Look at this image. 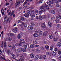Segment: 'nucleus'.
I'll return each instance as SVG.
<instances>
[{
    "label": "nucleus",
    "mask_w": 61,
    "mask_h": 61,
    "mask_svg": "<svg viewBox=\"0 0 61 61\" xmlns=\"http://www.w3.org/2000/svg\"><path fill=\"white\" fill-rule=\"evenodd\" d=\"M44 8L45 6L44 5H43L41 7L40 9H41V10L39 11V13L40 15H41L43 13L45 12V10L44 9Z\"/></svg>",
    "instance_id": "obj_1"
},
{
    "label": "nucleus",
    "mask_w": 61,
    "mask_h": 61,
    "mask_svg": "<svg viewBox=\"0 0 61 61\" xmlns=\"http://www.w3.org/2000/svg\"><path fill=\"white\" fill-rule=\"evenodd\" d=\"M21 4V2L20 1H19L18 2H16L15 3V7L16 8L19 5V4Z\"/></svg>",
    "instance_id": "obj_2"
},
{
    "label": "nucleus",
    "mask_w": 61,
    "mask_h": 61,
    "mask_svg": "<svg viewBox=\"0 0 61 61\" xmlns=\"http://www.w3.org/2000/svg\"><path fill=\"white\" fill-rule=\"evenodd\" d=\"M20 43H22L23 44H24L25 43V41H24V40L23 39H21L20 40Z\"/></svg>",
    "instance_id": "obj_3"
},
{
    "label": "nucleus",
    "mask_w": 61,
    "mask_h": 61,
    "mask_svg": "<svg viewBox=\"0 0 61 61\" xmlns=\"http://www.w3.org/2000/svg\"><path fill=\"white\" fill-rule=\"evenodd\" d=\"M7 53L9 56H10V55H12V56H13V55H14L13 54V53H10V52H9V51H7Z\"/></svg>",
    "instance_id": "obj_4"
},
{
    "label": "nucleus",
    "mask_w": 61,
    "mask_h": 61,
    "mask_svg": "<svg viewBox=\"0 0 61 61\" xmlns=\"http://www.w3.org/2000/svg\"><path fill=\"white\" fill-rule=\"evenodd\" d=\"M28 29L29 30H32L33 29V27L31 26H29L28 27Z\"/></svg>",
    "instance_id": "obj_5"
},
{
    "label": "nucleus",
    "mask_w": 61,
    "mask_h": 61,
    "mask_svg": "<svg viewBox=\"0 0 61 61\" xmlns=\"http://www.w3.org/2000/svg\"><path fill=\"white\" fill-rule=\"evenodd\" d=\"M48 25H49V26L50 27H51V26L52 25V23L50 21L48 22Z\"/></svg>",
    "instance_id": "obj_6"
},
{
    "label": "nucleus",
    "mask_w": 61,
    "mask_h": 61,
    "mask_svg": "<svg viewBox=\"0 0 61 61\" xmlns=\"http://www.w3.org/2000/svg\"><path fill=\"white\" fill-rule=\"evenodd\" d=\"M39 55H36L35 56V59L36 60H37L38 59V58H39Z\"/></svg>",
    "instance_id": "obj_7"
},
{
    "label": "nucleus",
    "mask_w": 61,
    "mask_h": 61,
    "mask_svg": "<svg viewBox=\"0 0 61 61\" xmlns=\"http://www.w3.org/2000/svg\"><path fill=\"white\" fill-rule=\"evenodd\" d=\"M33 36L35 37H37L39 35L35 33L33 35Z\"/></svg>",
    "instance_id": "obj_8"
},
{
    "label": "nucleus",
    "mask_w": 61,
    "mask_h": 61,
    "mask_svg": "<svg viewBox=\"0 0 61 61\" xmlns=\"http://www.w3.org/2000/svg\"><path fill=\"white\" fill-rule=\"evenodd\" d=\"M24 16L25 17H28L29 16V14L27 13L24 14Z\"/></svg>",
    "instance_id": "obj_9"
},
{
    "label": "nucleus",
    "mask_w": 61,
    "mask_h": 61,
    "mask_svg": "<svg viewBox=\"0 0 61 61\" xmlns=\"http://www.w3.org/2000/svg\"><path fill=\"white\" fill-rule=\"evenodd\" d=\"M30 56L32 58H34L35 57V54H34L33 53L31 54Z\"/></svg>",
    "instance_id": "obj_10"
},
{
    "label": "nucleus",
    "mask_w": 61,
    "mask_h": 61,
    "mask_svg": "<svg viewBox=\"0 0 61 61\" xmlns=\"http://www.w3.org/2000/svg\"><path fill=\"white\" fill-rule=\"evenodd\" d=\"M12 48V49H13L14 51H16V50L15 49V45H14L13 44Z\"/></svg>",
    "instance_id": "obj_11"
},
{
    "label": "nucleus",
    "mask_w": 61,
    "mask_h": 61,
    "mask_svg": "<svg viewBox=\"0 0 61 61\" xmlns=\"http://www.w3.org/2000/svg\"><path fill=\"white\" fill-rule=\"evenodd\" d=\"M22 37V36H21V35L20 34H19L18 35V38L20 39H21Z\"/></svg>",
    "instance_id": "obj_12"
},
{
    "label": "nucleus",
    "mask_w": 61,
    "mask_h": 61,
    "mask_svg": "<svg viewBox=\"0 0 61 61\" xmlns=\"http://www.w3.org/2000/svg\"><path fill=\"white\" fill-rule=\"evenodd\" d=\"M21 51H23V52H25L26 51V50L24 48H22L21 49Z\"/></svg>",
    "instance_id": "obj_13"
},
{
    "label": "nucleus",
    "mask_w": 61,
    "mask_h": 61,
    "mask_svg": "<svg viewBox=\"0 0 61 61\" xmlns=\"http://www.w3.org/2000/svg\"><path fill=\"white\" fill-rule=\"evenodd\" d=\"M49 37L50 39H52L53 37V35L52 34L50 35Z\"/></svg>",
    "instance_id": "obj_14"
},
{
    "label": "nucleus",
    "mask_w": 61,
    "mask_h": 61,
    "mask_svg": "<svg viewBox=\"0 0 61 61\" xmlns=\"http://www.w3.org/2000/svg\"><path fill=\"white\" fill-rule=\"evenodd\" d=\"M49 1L51 4H53L54 3V1L53 0H49Z\"/></svg>",
    "instance_id": "obj_15"
},
{
    "label": "nucleus",
    "mask_w": 61,
    "mask_h": 61,
    "mask_svg": "<svg viewBox=\"0 0 61 61\" xmlns=\"http://www.w3.org/2000/svg\"><path fill=\"white\" fill-rule=\"evenodd\" d=\"M30 46L31 48H34V47L35 45H34V44H32L30 45Z\"/></svg>",
    "instance_id": "obj_16"
},
{
    "label": "nucleus",
    "mask_w": 61,
    "mask_h": 61,
    "mask_svg": "<svg viewBox=\"0 0 61 61\" xmlns=\"http://www.w3.org/2000/svg\"><path fill=\"white\" fill-rule=\"evenodd\" d=\"M23 47L25 49H26L27 48V44H25L23 45Z\"/></svg>",
    "instance_id": "obj_17"
},
{
    "label": "nucleus",
    "mask_w": 61,
    "mask_h": 61,
    "mask_svg": "<svg viewBox=\"0 0 61 61\" xmlns=\"http://www.w3.org/2000/svg\"><path fill=\"white\" fill-rule=\"evenodd\" d=\"M17 50L18 52H22V49L21 48H18Z\"/></svg>",
    "instance_id": "obj_18"
},
{
    "label": "nucleus",
    "mask_w": 61,
    "mask_h": 61,
    "mask_svg": "<svg viewBox=\"0 0 61 61\" xmlns=\"http://www.w3.org/2000/svg\"><path fill=\"white\" fill-rule=\"evenodd\" d=\"M24 56L23 55H22L20 56V59H21L22 60H24Z\"/></svg>",
    "instance_id": "obj_19"
},
{
    "label": "nucleus",
    "mask_w": 61,
    "mask_h": 61,
    "mask_svg": "<svg viewBox=\"0 0 61 61\" xmlns=\"http://www.w3.org/2000/svg\"><path fill=\"white\" fill-rule=\"evenodd\" d=\"M57 46L60 47L61 46V43L60 42H58L57 43Z\"/></svg>",
    "instance_id": "obj_20"
},
{
    "label": "nucleus",
    "mask_w": 61,
    "mask_h": 61,
    "mask_svg": "<svg viewBox=\"0 0 61 61\" xmlns=\"http://www.w3.org/2000/svg\"><path fill=\"white\" fill-rule=\"evenodd\" d=\"M43 33V32H42V31H40L39 34V35L40 36H41L42 35V34Z\"/></svg>",
    "instance_id": "obj_21"
},
{
    "label": "nucleus",
    "mask_w": 61,
    "mask_h": 61,
    "mask_svg": "<svg viewBox=\"0 0 61 61\" xmlns=\"http://www.w3.org/2000/svg\"><path fill=\"white\" fill-rule=\"evenodd\" d=\"M43 58L44 59L46 60V55H43Z\"/></svg>",
    "instance_id": "obj_22"
},
{
    "label": "nucleus",
    "mask_w": 61,
    "mask_h": 61,
    "mask_svg": "<svg viewBox=\"0 0 61 61\" xmlns=\"http://www.w3.org/2000/svg\"><path fill=\"white\" fill-rule=\"evenodd\" d=\"M30 11L31 13L32 14H34L35 13V11L33 10H31Z\"/></svg>",
    "instance_id": "obj_23"
},
{
    "label": "nucleus",
    "mask_w": 61,
    "mask_h": 61,
    "mask_svg": "<svg viewBox=\"0 0 61 61\" xmlns=\"http://www.w3.org/2000/svg\"><path fill=\"white\" fill-rule=\"evenodd\" d=\"M46 35H47L46 32H45L43 33V36L44 37L45 36H46Z\"/></svg>",
    "instance_id": "obj_24"
},
{
    "label": "nucleus",
    "mask_w": 61,
    "mask_h": 61,
    "mask_svg": "<svg viewBox=\"0 0 61 61\" xmlns=\"http://www.w3.org/2000/svg\"><path fill=\"white\" fill-rule=\"evenodd\" d=\"M39 18L40 20H43V17L41 15L39 16Z\"/></svg>",
    "instance_id": "obj_25"
},
{
    "label": "nucleus",
    "mask_w": 61,
    "mask_h": 61,
    "mask_svg": "<svg viewBox=\"0 0 61 61\" xmlns=\"http://www.w3.org/2000/svg\"><path fill=\"white\" fill-rule=\"evenodd\" d=\"M4 46L5 48L6 47V42H4Z\"/></svg>",
    "instance_id": "obj_26"
},
{
    "label": "nucleus",
    "mask_w": 61,
    "mask_h": 61,
    "mask_svg": "<svg viewBox=\"0 0 61 61\" xmlns=\"http://www.w3.org/2000/svg\"><path fill=\"white\" fill-rule=\"evenodd\" d=\"M55 21L56 23H58L59 22V19H58V18L56 19L55 20Z\"/></svg>",
    "instance_id": "obj_27"
},
{
    "label": "nucleus",
    "mask_w": 61,
    "mask_h": 61,
    "mask_svg": "<svg viewBox=\"0 0 61 61\" xmlns=\"http://www.w3.org/2000/svg\"><path fill=\"white\" fill-rule=\"evenodd\" d=\"M19 25V26H21V27H22H22H23L22 26H23V25H24V23H22V24H20Z\"/></svg>",
    "instance_id": "obj_28"
},
{
    "label": "nucleus",
    "mask_w": 61,
    "mask_h": 61,
    "mask_svg": "<svg viewBox=\"0 0 61 61\" xmlns=\"http://www.w3.org/2000/svg\"><path fill=\"white\" fill-rule=\"evenodd\" d=\"M14 11H12L11 13V15H13V16L14 17H15V14H14Z\"/></svg>",
    "instance_id": "obj_29"
},
{
    "label": "nucleus",
    "mask_w": 61,
    "mask_h": 61,
    "mask_svg": "<svg viewBox=\"0 0 61 61\" xmlns=\"http://www.w3.org/2000/svg\"><path fill=\"white\" fill-rule=\"evenodd\" d=\"M45 7L46 8V9H49V6H48V5H45Z\"/></svg>",
    "instance_id": "obj_30"
},
{
    "label": "nucleus",
    "mask_w": 61,
    "mask_h": 61,
    "mask_svg": "<svg viewBox=\"0 0 61 61\" xmlns=\"http://www.w3.org/2000/svg\"><path fill=\"white\" fill-rule=\"evenodd\" d=\"M30 15L32 17H35V15L34 14H31Z\"/></svg>",
    "instance_id": "obj_31"
},
{
    "label": "nucleus",
    "mask_w": 61,
    "mask_h": 61,
    "mask_svg": "<svg viewBox=\"0 0 61 61\" xmlns=\"http://www.w3.org/2000/svg\"><path fill=\"white\" fill-rule=\"evenodd\" d=\"M12 40V39L10 37L8 39V40L9 42H10V41H11Z\"/></svg>",
    "instance_id": "obj_32"
},
{
    "label": "nucleus",
    "mask_w": 61,
    "mask_h": 61,
    "mask_svg": "<svg viewBox=\"0 0 61 61\" xmlns=\"http://www.w3.org/2000/svg\"><path fill=\"white\" fill-rule=\"evenodd\" d=\"M52 55L53 56H55L56 55V53L55 52L53 51L52 53Z\"/></svg>",
    "instance_id": "obj_33"
},
{
    "label": "nucleus",
    "mask_w": 61,
    "mask_h": 61,
    "mask_svg": "<svg viewBox=\"0 0 61 61\" xmlns=\"http://www.w3.org/2000/svg\"><path fill=\"white\" fill-rule=\"evenodd\" d=\"M51 12L52 14H54L55 13V11L54 10H51Z\"/></svg>",
    "instance_id": "obj_34"
},
{
    "label": "nucleus",
    "mask_w": 61,
    "mask_h": 61,
    "mask_svg": "<svg viewBox=\"0 0 61 61\" xmlns=\"http://www.w3.org/2000/svg\"><path fill=\"white\" fill-rule=\"evenodd\" d=\"M13 57H12V58L13 59H15V55H13Z\"/></svg>",
    "instance_id": "obj_35"
},
{
    "label": "nucleus",
    "mask_w": 61,
    "mask_h": 61,
    "mask_svg": "<svg viewBox=\"0 0 61 61\" xmlns=\"http://www.w3.org/2000/svg\"><path fill=\"white\" fill-rule=\"evenodd\" d=\"M43 58V56L42 55H41L40 56V59H42V58Z\"/></svg>",
    "instance_id": "obj_36"
},
{
    "label": "nucleus",
    "mask_w": 61,
    "mask_h": 61,
    "mask_svg": "<svg viewBox=\"0 0 61 61\" xmlns=\"http://www.w3.org/2000/svg\"><path fill=\"white\" fill-rule=\"evenodd\" d=\"M33 43L34 45H36V44L37 43V42L36 41H34Z\"/></svg>",
    "instance_id": "obj_37"
},
{
    "label": "nucleus",
    "mask_w": 61,
    "mask_h": 61,
    "mask_svg": "<svg viewBox=\"0 0 61 61\" xmlns=\"http://www.w3.org/2000/svg\"><path fill=\"white\" fill-rule=\"evenodd\" d=\"M53 48H54V47H53V46H51L50 47V49L51 50H53Z\"/></svg>",
    "instance_id": "obj_38"
},
{
    "label": "nucleus",
    "mask_w": 61,
    "mask_h": 61,
    "mask_svg": "<svg viewBox=\"0 0 61 61\" xmlns=\"http://www.w3.org/2000/svg\"><path fill=\"white\" fill-rule=\"evenodd\" d=\"M22 43L21 42H20L19 44V45L20 46H22Z\"/></svg>",
    "instance_id": "obj_39"
},
{
    "label": "nucleus",
    "mask_w": 61,
    "mask_h": 61,
    "mask_svg": "<svg viewBox=\"0 0 61 61\" xmlns=\"http://www.w3.org/2000/svg\"><path fill=\"white\" fill-rule=\"evenodd\" d=\"M45 47L46 49H49V46H45Z\"/></svg>",
    "instance_id": "obj_40"
},
{
    "label": "nucleus",
    "mask_w": 61,
    "mask_h": 61,
    "mask_svg": "<svg viewBox=\"0 0 61 61\" xmlns=\"http://www.w3.org/2000/svg\"><path fill=\"white\" fill-rule=\"evenodd\" d=\"M10 35L11 36H15V34H13L12 33H11Z\"/></svg>",
    "instance_id": "obj_41"
},
{
    "label": "nucleus",
    "mask_w": 61,
    "mask_h": 61,
    "mask_svg": "<svg viewBox=\"0 0 61 61\" xmlns=\"http://www.w3.org/2000/svg\"><path fill=\"white\" fill-rule=\"evenodd\" d=\"M31 25L32 26H34V25H35V24L33 22H32Z\"/></svg>",
    "instance_id": "obj_42"
},
{
    "label": "nucleus",
    "mask_w": 61,
    "mask_h": 61,
    "mask_svg": "<svg viewBox=\"0 0 61 61\" xmlns=\"http://www.w3.org/2000/svg\"><path fill=\"white\" fill-rule=\"evenodd\" d=\"M20 20H22V21H24V20H25V19L24 18L22 17L20 19Z\"/></svg>",
    "instance_id": "obj_43"
},
{
    "label": "nucleus",
    "mask_w": 61,
    "mask_h": 61,
    "mask_svg": "<svg viewBox=\"0 0 61 61\" xmlns=\"http://www.w3.org/2000/svg\"><path fill=\"white\" fill-rule=\"evenodd\" d=\"M61 51H60V50L58 51V54L59 55L60 54H61Z\"/></svg>",
    "instance_id": "obj_44"
},
{
    "label": "nucleus",
    "mask_w": 61,
    "mask_h": 61,
    "mask_svg": "<svg viewBox=\"0 0 61 61\" xmlns=\"http://www.w3.org/2000/svg\"><path fill=\"white\" fill-rule=\"evenodd\" d=\"M56 6L57 7H58L59 6V5L58 4V3H56Z\"/></svg>",
    "instance_id": "obj_45"
},
{
    "label": "nucleus",
    "mask_w": 61,
    "mask_h": 61,
    "mask_svg": "<svg viewBox=\"0 0 61 61\" xmlns=\"http://www.w3.org/2000/svg\"><path fill=\"white\" fill-rule=\"evenodd\" d=\"M27 4V2H26V1L23 4V6H24L25 5V4Z\"/></svg>",
    "instance_id": "obj_46"
},
{
    "label": "nucleus",
    "mask_w": 61,
    "mask_h": 61,
    "mask_svg": "<svg viewBox=\"0 0 61 61\" xmlns=\"http://www.w3.org/2000/svg\"><path fill=\"white\" fill-rule=\"evenodd\" d=\"M42 17L43 19H46V16H45V15H42Z\"/></svg>",
    "instance_id": "obj_47"
},
{
    "label": "nucleus",
    "mask_w": 61,
    "mask_h": 61,
    "mask_svg": "<svg viewBox=\"0 0 61 61\" xmlns=\"http://www.w3.org/2000/svg\"><path fill=\"white\" fill-rule=\"evenodd\" d=\"M40 50H37L36 51V52H37L38 53H40Z\"/></svg>",
    "instance_id": "obj_48"
},
{
    "label": "nucleus",
    "mask_w": 61,
    "mask_h": 61,
    "mask_svg": "<svg viewBox=\"0 0 61 61\" xmlns=\"http://www.w3.org/2000/svg\"><path fill=\"white\" fill-rule=\"evenodd\" d=\"M57 38H54V41H57Z\"/></svg>",
    "instance_id": "obj_49"
},
{
    "label": "nucleus",
    "mask_w": 61,
    "mask_h": 61,
    "mask_svg": "<svg viewBox=\"0 0 61 61\" xmlns=\"http://www.w3.org/2000/svg\"><path fill=\"white\" fill-rule=\"evenodd\" d=\"M24 26L25 27H27V24H25Z\"/></svg>",
    "instance_id": "obj_50"
},
{
    "label": "nucleus",
    "mask_w": 61,
    "mask_h": 61,
    "mask_svg": "<svg viewBox=\"0 0 61 61\" xmlns=\"http://www.w3.org/2000/svg\"><path fill=\"white\" fill-rule=\"evenodd\" d=\"M42 26H44L45 25V23H44L42 24L41 25Z\"/></svg>",
    "instance_id": "obj_51"
},
{
    "label": "nucleus",
    "mask_w": 61,
    "mask_h": 61,
    "mask_svg": "<svg viewBox=\"0 0 61 61\" xmlns=\"http://www.w3.org/2000/svg\"><path fill=\"white\" fill-rule=\"evenodd\" d=\"M41 27L42 28H46V26H42Z\"/></svg>",
    "instance_id": "obj_52"
},
{
    "label": "nucleus",
    "mask_w": 61,
    "mask_h": 61,
    "mask_svg": "<svg viewBox=\"0 0 61 61\" xmlns=\"http://www.w3.org/2000/svg\"><path fill=\"white\" fill-rule=\"evenodd\" d=\"M11 10L8 13V15H10L11 14Z\"/></svg>",
    "instance_id": "obj_53"
},
{
    "label": "nucleus",
    "mask_w": 61,
    "mask_h": 61,
    "mask_svg": "<svg viewBox=\"0 0 61 61\" xmlns=\"http://www.w3.org/2000/svg\"><path fill=\"white\" fill-rule=\"evenodd\" d=\"M58 17L59 18H60V19H61V16H60V15H58Z\"/></svg>",
    "instance_id": "obj_54"
},
{
    "label": "nucleus",
    "mask_w": 61,
    "mask_h": 61,
    "mask_svg": "<svg viewBox=\"0 0 61 61\" xmlns=\"http://www.w3.org/2000/svg\"><path fill=\"white\" fill-rule=\"evenodd\" d=\"M54 51L55 52H56V51H58L57 49L56 48H55L54 49Z\"/></svg>",
    "instance_id": "obj_55"
},
{
    "label": "nucleus",
    "mask_w": 61,
    "mask_h": 61,
    "mask_svg": "<svg viewBox=\"0 0 61 61\" xmlns=\"http://www.w3.org/2000/svg\"><path fill=\"white\" fill-rule=\"evenodd\" d=\"M8 46L9 47V48H11V47H12V46L10 45H9Z\"/></svg>",
    "instance_id": "obj_56"
},
{
    "label": "nucleus",
    "mask_w": 61,
    "mask_h": 61,
    "mask_svg": "<svg viewBox=\"0 0 61 61\" xmlns=\"http://www.w3.org/2000/svg\"><path fill=\"white\" fill-rule=\"evenodd\" d=\"M27 12L28 13H29L28 14H31V13H30V12L29 10H27Z\"/></svg>",
    "instance_id": "obj_57"
},
{
    "label": "nucleus",
    "mask_w": 61,
    "mask_h": 61,
    "mask_svg": "<svg viewBox=\"0 0 61 61\" xmlns=\"http://www.w3.org/2000/svg\"><path fill=\"white\" fill-rule=\"evenodd\" d=\"M55 34L57 36H58V33H57V31H56L55 32Z\"/></svg>",
    "instance_id": "obj_58"
},
{
    "label": "nucleus",
    "mask_w": 61,
    "mask_h": 61,
    "mask_svg": "<svg viewBox=\"0 0 61 61\" xmlns=\"http://www.w3.org/2000/svg\"><path fill=\"white\" fill-rule=\"evenodd\" d=\"M43 0H41L39 2V3H43Z\"/></svg>",
    "instance_id": "obj_59"
},
{
    "label": "nucleus",
    "mask_w": 61,
    "mask_h": 61,
    "mask_svg": "<svg viewBox=\"0 0 61 61\" xmlns=\"http://www.w3.org/2000/svg\"><path fill=\"white\" fill-rule=\"evenodd\" d=\"M1 59H4V60H6V59H5V58H4V57H1Z\"/></svg>",
    "instance_id": "obj_60"
},
{
    "label": "nucleus",
    "mask_w": 61,
    "mask_h": 61,
    "mask_svg": "<svg viewBox=\"0 0 61 61\" xmlns=\"http://www.w3.org/2000/svg\"><path fill=\"white\" fill-rule=\"evenodd\" d=\"M35 13L37 14V13H38V10H36L35 11Z\"/></svg>",
    "instance_id": "obj_61"
},
{
    "label": "nucleus",
    "mask_w": 61,
    "mask_h": 61,
    "mask_svg": "<svg viewBox=\"0 0 61 61\" xmlns=\"http://www.w3.org/2000/svg\"><path fill=\"white\" fill-rule=\"evenodd\" d=\"M59 59L60 61H61V56H60L59 58Z\"/></svg>",
    "instance_id": "obj_62"
},
{
    "label": "nucleus",
    "mask_w": 61,
    "mask_h": 61,
    "mask_svg": "<svg viewBox=\"0 0 61 61\" xmlns=\"http://www.w3.org/2000/svg\"><path fill=\"white\" fill-rule=\"evenodd\" d=\"M39 46V45H35V47H38Z\"/></svg>",
    "instance_id": "obj_63"
},
{
    "label": "nucleus",
    "mask_w": 61,
    "mask_h": 61,
    "mask_svg": "<svg viewBox=\"0 0 61 61\" xmlns=\"http://www.w3.org/2000/svg\"><path fill=\"white\" fill-rule=\"evenodd\" d=\"M46 55H49V53L48 52H47L46 53Z\"/></svg>",
    "instance_id": "obj_64"
}]
</instances>
